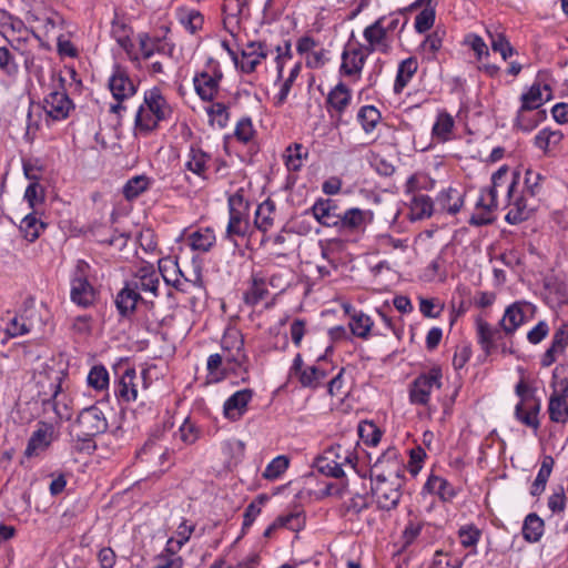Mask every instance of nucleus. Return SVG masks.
Listing matches in <instances>:
<instances>
[{"label": "nucleus", "mask_w": 568, "mask_h": 568, "mask_svg": "<svg viewBox=\"0 0 568 568\" xmlns=\"http://www.w3.org/2000/svg\"><path fill=\"white\" fill-rule=\"evenodd\" d=\"M110 400V393H104L102 399H99L95 405L83 408L74 426V430L79 432V436L95 437L103 434L108 429V418L103 410Z\"/></svg>", "instance_id": "1"}, {"label": "nucleus", "mask_w": 568, "mask_h": 568, "mask_svg": "<svg viewBox=\"0 0 568 568\" xmlns=\"http://www.w3.org/2000/svg\"><path fill=\"white\" fill-rule=\"evenodd\" d=\"M518 180L519 173L516 171L509 172V169L506 165L499 166V186L504 184L506 185L508 205L510 206L505 216V220L509 224H517L529 216V211L517 192Z\"/></svg>", "instance_id": "2"}, {"label": "nucleus", "mask_w": 568, "mask_h": 568, "mask_svg": "<svg viewBox=\"0 0 568 568\" xmlns=\"http://www.w3.org/2000/svg\"><path fill=\"white\" fill-rule=\"evenodd\" d=\"M371 493L382 510L395 509L402 497L400 480L390 481L385 470L376 471L371 479Z\"/></svg>", "instance_id": "3"}, {"label": "nucleus", "mask_w": 568, "mask_h": 568, "mask_svg": "<svg viewBox=\"0 0 568 568\" xmlns=\"http://www.w3.org/2000/svg\"><path fill=\"white\" fill-rule=\"evenodd\" d=\"M88 263L79 261L71 280V301L81 307H89L95 301V290L88 280Z\"/></svg>", "instance_id": "4"}, {"label": "nucleus", "mask_w": 568, "mask_h": 568, "mask_svg": "<svg viewBox=\"0 0 568 568\" xmlns=\"http://www.w3.org/2000/svg\"><path fill=\"white\" fill-rule=\"evenodd\" d=\"M520 398L515 406L516 419L528 428L537 432L540 427L539 413L540 399L534 393H517Z\"/></svg>", "instance_id": "5"}, {"label": "nucleus", "mask_w": 568, "mask_h": 568, "mask_svg": "<svg viewBox=\"0 0 568 568\" xmlns=\"http://www.w3.org/2000/svg\"><path fill=\"white\" fill-rule=\"evenodd\" d=\"M490 180L491 186L487 192H483L476 202L475 211L469 220L473 225H485L495 220L497 171L491 173Z\"/></svg>", "instance_id": "6"}, {"label": "nucleus", "mask_w": 568, "mask_h": 568, "mask_svg": "<svg viewBox=\"0 0 568 568\" xmlns=\"http://www.w3.org/2000/svg\"><path fill=\"white\" fill-rule=\"evenodd\" d=\"M381 470L386 471V476H389L390 481L400 480V487L403 486L405 478V466L398 462V452L396 448H387L376 459L369 469V478L373 479L374 474Z\"/></svg>", "instance_id": "7"}, {"label": "nucleus", "mask_w": 568, "mask_h": 568, "mask_svg": "<svg viewBox=\"0 0 568 568\" xmlns=\"http://www.w3.org/2000/svg\"><path fill=\"white\" fill-rule=\"evenodd\" d=\"M115 306L122 317L131 316L139 304L152 308L154 303L144 295H139L132 285L126 281L124 286L118 292L115 296Z\"/></svg>", "instance_id": "8"}, {"label": "nucleus", "mask_w": 568, "mask_h": 568, "mask_svg": "<svg viewBox=\"0 0 568 568\" xmlns=\"http://www.w3.org/2000/svg\"><path fill=\"white\" fill-rule=\"evenodd\" d=\"M499 57L504 65L499 63V73L513 81L523 70V57L515 50L505 37L499 34Z\"/></svg>", "instance_id": "9"}, {"label": "nucleus", "mask_w": 568, "mask_h": 568, "mask_svg": "<svg viewBox=\"0 0 568 568\" xmlns=\"http://www.w3.org/2000/svg\"><path fill=\"white\" fill-rule=\"evenodd\" d=\"M534 311L535 307L530 303L515 302L505 310L504 316L499 321V326L506 333H513L532 317Z\"/></svg>", "instance_id": "10"}, {"label": "nucleus", "mask_w": 568, "mask_h": 568, "mask_svg": "<svg viewBox=\"0 0 568 568\" xmlns=\"http://www.w3.org/2000/svg\"><path fill=\"white\" fill-rule=\"evenodd\" d=\"M223 78L222 71L216 67L213 73L202 71L193 79L194 89L202 101H213L220 89V81Z\"/></svg>", "instance_id": "11"}, {"label": "nucleus", "mask_w": 568, "mask_h": 568, "mask_svg": "<svg viewBox=\"0 0 568 568\" xmlns=\"http://www.w3.org/2000/svg\"><path fill=\"white\" fill-rule=\"evenodd\" d=\"M74 108L65 91H52L44 99L43 109L55 121L64 120Z\"/></svg>", "instance_id": "12"}, {"label": "nucleus", "mask_w": 568, "mask_h": 568, "mask_svg": "<svg viewBox=\"0 0 568 568\" xmlns=\"http://www.w3.org/2000/svg\"><path fill=\"white\" fill-rule=\"evenodd\" d=\"M54 426L50 423L40 422L38 428L32 433L28 440L24 455L27 457L37 456L45 450L54 439Z\"/></svg>", "instance_id": "13"}, {"label": "nucleus", "mask_w": 568, "mask_h": 568, "mask_svg": "<svg viewBox=\"0 0 568 568\" xmlns=\"http://www.w3.org/2000/svg\"><path fill=\"white\" fill-rule=\"evenodd\" d=\"M109 88L113 98L119 102H123L124 100L133 97L138 90L126 71L119 65H115L114 71L109 79Z\"/></svg>", "instance_id": "14"}, {"label": "nucleus", "mask_w": 568, "mask_h": 568, "mask_svg": "<svg viewBox=\"0 0 568 568\" xmlns=\"http://www.w3.org/2000/svg\"><path fill=\"white\" fill-rule=\"evenodd\" d=\"M139 295H159L160 276L153 268L142 267L128 281Z\"/></svg>", "instance_id": "15"}, {"label": "nucleus", "mask_w": 568, "mask_h": 568, "mask_svg": "<svg viewBox=\"0 0 568 568\" xmlns=\"http://www.w3.org/2000/svg\"><path fill=\"white\" fill-rule=\"evenodd\" d=\"M568 347V324L561 323L554 332L551 344L542 354L541 365L548 367L564 356Z\"/></svg>", "instance_id": "16"}, {"label": "nucleus", "mask_w": 568, "mask_h": 568, "mask_svg": "<svg viewBox=\"0 0 568 568\" xmlns=\"http://www.w3.org/2000/svg\"><path fill=\"white\" fill-rule=\"evenodd\" d=\"M552 90L549 84L536 81L521 94L520 111L536 110L551 100Z\"/></svg>", "instance_id": "17"}, {"label": "nucleus", "mask_w": 568, "mask_h": 568, "mask_svg": "<svg viewBox=\"0 0 568 568\" xmlns=\"http://www.w3.org/2000/svg\"><path fill=\"white\" fill-rule=\"evenodd\" d=\"M326 366H329L326 362V355L318 356L315 365L306 366L304 371H301L297 376L301 385L308 388H318L323 386V382L328 374Z\"/></svg>", "instance_id": "18"}, {"label": "nucleus", "mask_w": 568, "mask_h": 568, "mask_svg": "<svg viewBox=\"0 0 568 568\" xmlns=\"http://www.w3.org/2000/svg\"><path fill=\"white\" fill-rule=\"evenodd\" d=\"M367 55V51H365L362 45L352 49H344L342 53L341 73L348 77L359 74L363 70Z\"/></svg>", "instance_id": "19"}, {"label": "nucleus", "mask_w": 568, "mask_h": 568, "mask_svg": "<svg viewBox=\"0 0 568 568\" xmlns=\"http://www.w3.org/2000/svg\"><path fill=\"white\" fill-rule=\"evenodd\" d=\"M316 221L324 226H338L341 214L336 212L337 205L329 199H320L312 206Z\"/></svg>", "instance_id": "20"}, {"label": "nucleus", "mask_w": 568, "mask_h": 568, "mask_svg": "<svg viewBox=\"0 0 568 568\" xmlns=\"http://www.w3.org/2000/svg\"><path fill=\"white\" fill-rule=\"evenodd\" d=\"M352 101L351 90L343 83L339 82L327 95L326 103L328 111L332 109L337 113L336 125L342 120V113L346 110Z\"/></svg>", "instance_id": "21"}, {"label": "nucleus", "mask_w": 568, "mask_h": 568, "mask_svg": "<svg viewBox=\"0 0 568 568\" xmlns=\"http://www.w3.org/2000/svg\"><path fill=\"white\" fill-rule=\"evenodd\" d=\"M144 103L158 121L166 120L172 113L170 105L159 88H153L145 92Z\"/></svg>", "instance_id": "22"}, {"label": "nucleus", "mask_w": 568, "mask_h": 568, "mask_svg": "<svg viewBox=\"0 0 568 568\" xmlns=\"http://www.w3.org/2000/svg\"><path fill=\"white\" fill-rule=\"evenodd\" d=\"M253 393H233L223 406L224 416L233 422L239 420L247 410Z\"/></svg>", "instance_id": "23"}, {"label": "nucleus", "mask_w": 568, "mask_h": 568, "mask_svg": "<svg viewBox=\"0 0 568 568\" xmlns=\"http://www.w3.org/2000/svg\"><path fill=\"white\" fill-rule=\"evenodd\" d=\"M549 419L557 424L568 422V393H551L548 402Z\"/></svg>", "instance_id": "24"}, {"label": "nucleus", "mask_w": 568, "mask_h": 568, "mask_svg": "<svg viewBox=\"0 0 568 568\" xmlns=\"http://www.w3.org/2000/svg\"><path fill=\"white\" fill-rule=\"evenodd\" d=\"M423 489L429 494L437 495L443 501H450L456 496L453 485L445 478L436 475L428 477Z\"/></svg>", "instance_id": "25"}, {"label": "nucleus", "mask_w": 568, "mask_h": 568, "mask_svg": "<svg viewBox=\"0 0 568 568\" xmlns=\"http://www.w3.org/2000/svg\"><path fill=\"white\" fill-rule=\"evenodd\" d=\"M175 16L180 24L191 34L203 28L204 18L200 11L186 7L176 8Z\"/></svg>", "instance_id": "26"}, {"label": "nucleus", "mask_w": 568, "mask_h": 568, "mask_svg": "<svg viewBox=\"0 0 568 568\" xmlns=\"http://www.w3.org/2000/svg\"><path fill=\"white\" fill-rule=\"evenodd\" d=\"M544 531V520L536 513L528 514L521 528L524 539L528 542H538L541 539Z\"/></svg>", "instance_id": "27"}, {"label": "nucleus", "mask_w": 568, "mask_h": 568, "mask_svg": "<svg viewBox=\"0 0 568 568\" xmlns=\"http://www.w3.org/2000/svg\"><path fill=\"white\" fill-rule=\"evenodd\" d=\"M442 369L439 367H433L417 376L412 383L409 390L439 389L442 387Z\"/></svg>", "instance_id": "28"}, {"label": "nucleus", "mask_w": 568, "mask_h": 568, "mask_svg": "<svg viewBox=\"0 0 568 568\" xmlns=\"http://www.w3.org/2000/svg\"><path fill=\"white\" fill-rule=\"evenodd\" d=\"M210 160V154L196 145H191L185 168L202 179H205V171L207 169L206 164Z\"/></svg>", "instance_id": "29"}, {"label": "nucleus", "mask_w": 568, "mask_h": 568, "mask_svg": "<svg viewBox=\"0 0 568 568\" xmlns=\"http://www.w3.org/2000/svg\"><path fill=\"white\" fill-rule=\"evenodd\" d=\"M417 68L418 62L414 57H409L399 63L394 83L395 93L398 94L404 90V88L408 84L413 75L416 73Z\"/></svg>", "instance_id": "30"}, {"label": "nucleus", "mask_w": 568, "mask_h": 568, "mask_svg": "<svg viewBox=\"0 0 568 568\" xmlns=\"http://www.w3.org/2000/svg\"><path fill=\"white\" fill-rule=\"evenodd\" d=\"M65 377L63 371L45 369L34 375L36 385L48 390H62V382Z\"/></svg>", "instance_id": "31"}, {"label": "nucleus", "mask_w": 568, "mask_h": 568, "mask_svg": "<svg viewBox=\"0 0 568 568\" xmlns=\"http://www.w3.org/2000/svg\"><path fill=\"white\" fill-rule=\"evenodd\" d=\"M250 229L248 221L245 216V212L236 211L230 212V219L226 227V237L229 240L235 241L236 236L244 237L246 236ZM236 244V242H234Z\"/></svg>", "instance_id": "32"}, {"label": "nucleus", "mask_w": 568, "mask_h": 568, "mask_svg": "<svg viewBox=\"0 0 568 568\" xmlns=\"http://www.w3.org/2000/svg\"><path fill=\"white\" fill-rule=\"evenodd\" d=\"M476 329L477 339L481 349L486 355H489L495 349V328L481 317H477Z\"/></svg>", "instance_id": "33"}, {"label": "nucleus", "mask_w": 568, "mask_h": 568, "mask_svg": "<svg viewBox=\"0 0 568 568\" xmlns=\"http://www.w3.org/2000/svg\"><path fill=\"white\" fill-rule=\"evenodd\" d=\"M436 204L443 211L449 214H456L463 205V196L458 190L449 187L439 193L436 199Z\"/></svg>", "instance_id": "34"}, {"label": "nucleus", "mask_w": 568, "mask_h": 568, "mask_svg": "<svg viewBox=\"0 0 568 568\" xmlns=\"http://www.w3.org/2000/svg\"><path fill=\"white\" fill-rule=\"evenodd\" d=\"M268 295L265 280L257 275L252 276L250 288L244 292L243 300L246 305L255 306Z\"/></svg>", "instance_id": "35"}, {"label": "nucleus", "mask_w": 568, "mask_h": 568, "mask_svg": "<svg viewBox=\"0 0 568 568\" xmlns=\"http://www.w3.org/2000/svg\"><path fill=\"white\" fill-rule=\"evenodd\" d=\"M384 20L385 17H381L364 30V38L369 43L368 47L364 48V50L367 51V54H371L374 51L375 44L379 43L386 38L387 29H385L383 26Z\"/></svg>", "instance_id": "36"}, {"label": "nucleus", "mask_w": 568, "mask_h": 568, "mask_svg": "<svg viewBox=\"0 0 568 568\" xmlns=\"http://www.w3.org/2000/svg\"><path fill=\"white\" fill-rule=\"evenodd\" d=\"M373 325V320L363 312L354 313L348 323L352 334L363 339L369 336Z\"/></svg>", "instance_id": "37"}, {"label": "nucleus", "mask_w": 568, "mask_h": 568, "mask_svg": "<svg viewBox=\"0 0 568 568\" xmlns=\"http://www.w3.org/2000/svg\"><path fill=\"white\" fill-rule=\"evenodd\" d=\"M358 436L367 446H376L382 438L383 432L372 420H362L357 427Z\"/></svg>", "instance_id": "38"}, {"label": "nucleus", "mask_w": 568, "mask_h": 568, "mask_svg": "<svg viewBox=\"0 0 568 568\" xmlns=\"http://www.w3.org/2000/svg\"><path fill=\"white\" fill-rule=\"evenodd\" d=\"M150 186V179L145 175H136L130 179L123 186V195L131 201L140 196Z\"/></svg>", "instance_id": "39"}, {"label": "nucleus", "mask_w": 568, "mask_h": 568, "mask_svg": "<svg viewBox=\"0 0 568 568\" xmlns=\"http://www.w3.org/2000/svg\"><path fill=\"white\" fill-rule=\"evenodd\" d=\"M562 140V133L558 130H550L545 128L540 130L535 136V145L542 150L548 151L555 146H557Z\"/></svg>", "instance_id": "40"}, {"label": "nucleus", "mask_w": 568, "mask_h": 568, "mask_svg": "<svg viewBox=\"0 0 568 568\" xmlns=\"http://www.w3.org/2000/svg\"><path fill=\"white\" fill-rule=\"evenodd\" d=\"M381 112L374 105H364L357 113V120L365 133H371L381 121Z\"/></svg>", "instance_id": "41"}, {"label": "nucleus", "mask_w": 568, "mask_h": 568, "mask_svg": "<svg viewBox=\"0 0 568 568\" xmlns=\"http://www.w3.org/2000/svg\"><path fill=\"white\" fill-rule=\"evenodd\" d=\"M45 227V223L38 220L34 213L27 214L21 221L20 230L24 234V239L34 242L40 236V231Z\"/></svg>", "instance_id": "42"}, {"label": "nucleus", "mask_w": 568, "mask_h": 568, "mask_svg": "<svg viewBox=\"0 0 568 568\" xmlns=\"http://www.w3.org/2000/svg\"><path fill=\"white\" fill-rule=\"evenodd\" d=\"M245 6L244 2H241L240 0H225L223 3V13H224V27L233 33V29H229V24L239 26V17L242 13L243 7Z\"/></svg>", "instance_id": "43"}, {"label": "nucleus", "mask_w": 568, "mask_h": 568, "mask_svg": "<svg viewBox=\"0 0 568 568\" xmlns=\"http://www.w3.org/2000/svg\"><path fill=\"white\" fill-rule=\"evenodd\" d=\"M215 243V234L211 229L196 231L190 235V244L193 250L207 252Z\"/></svg>", "instance_id": "44"}, {"label": "nucleus", "mask_w": 568, "mask_h": 568, "mask_svg": "<svg viewBox=\"0 0 568 568\" xmlns=\"http://www.w3.org/2000/svg\"><path fill=\"white\" fill-rule=\"evenodd\" d=\"M275 205L272 201L267 200L264 203L260 204L255 212V226L265 232L273 223V217L271 214L274 212Z\"/></svg>", "instance_id": "45"}, {"label": "nucleus", "mask_w": 568, "mask_h": 568, "mask_svg": "<svg viewBox=\"0 0 568 568\" xmlns=\"http://www.w3.org/2000/svg\"><path fill=\"white\" fill-rule=\"evenodd\" d=\"M434 210V202L428 195L417 194L412 200V212L416 219L429 217Z\"/></svg>", "instance_id": "46"}, {"label": "nucleus", "mask_w": 568, "mask_h": 568, "mask_svg": "<svg viewBox=\"0 0 568 568\" xmlns=\"http://www.w3.org/2000/svg\"><path fill=\"white\" fill-rule=\"evenodd\" d=\"M159 270L168 284H172L175 288H180L181 282L179 276H182V272L180 271L176 262L163 260L159 264Z\"/></svg>", "instance_id": "47"}, {"label": "nucleus", "mask_w": 568, "mask_h": 568, "mask_svg": "<svg viewBox=\"0 0 568 568\" xmlns=\"http://www.w3.org/2000/svg\"><path fill=\"white\" fill-rule=\"evenodd\" d=\"M288 466L290 459L284 455H280L267 464L263 471V478L267 480H275L288 468Z\"/></svg>", "instance_id": "48"}, {"label": "nucleus", "mask_w": 568, "mask_h": 568, "mask_svg": "<svg viewBox=\"0 0 568 568\" xmlns=\"http://www.w3.org/2000/svg\"><path fill=\"white\" fill-rule=\"evenodd\" d=\"M88 384L95 390H106L109 387V373L102 365H95L88 375Z\"/></svg>", "instance_id": "49"}, {"label": "nucleus", "mask_w": 568, "mask_h": 568, "mask_svg": "<svg viewBox=\"0 0 568 568\" xmlns=\"http://www.w3.org/2000/svg\"><path fill=\"white\" fill-rule=\"evenodd\" d=\"M156 118L149 111L148 108H144V105H140L136 115H135V128L144 133H150L153 131L158 123Z\"/></svg>", "instance_id": "50"}, {"label": "nucleus", "mask_w": 568, "mask_h": 568, "mask_svg": "<svg viewBox=\"0 0 568 568\" xmlns=\"http://www.w3.org/2000/svg\"><path fill=\"white\" fill-rule=\"evenodd\" d=\"M315 467L320 473L333 478H341L344 476L342 465L335 460H331L327 456L316 458Z\"/></svg>", "instance_id": "51"}, {"label": "nucleus", "mask_w": 568, "mask_h": 568, "mask_svg": "<svg viewBox=\"0 0 568 568\" xmlns=\"http://www.w3.org/2000/svg\"><path fill=\"white\" fill-rule=\"evenodd\" d=\"M364 212L362 210L355 207L349 209L341 215L338 227L355 230L364 224Z\"/></svg>", "instance_id": "52"}, {"label": "nucleus", "mask_w": 568, "mask_h": 568, "mask_svg": "<svg viewBox=\"0 0 568 568\" xmlns=\"http://www.w3.org/2000/svg\"><path fill=\"white\" fill-rule=\"evenodd\" d=\"M206 112L210 116V121H216L217 125L223 129L227 125L230 113L229 106L222 102H214L211 106L206 109Z\"/></svg>", "instance_id": "53"}, {"label": "nucleus", "mask_w": 568, "mask_h": 568, "mask_svg": "<svg viewBox=\"0 0 568 568\" xmlns=\"http://www.w3.org/2000/svg\"><path fill=\"white\" fill-rule=\"evenodd\" d=\"M277 525L292 531H300L305 526V516L301 511L278 516Z\"/></svg>", "instance_id": "54"}, {"label": "nucleus", "mask_w": 568, "mask_h": 568, "mask_svg": "<svg viewBox=\"0 0 568 568\" xmlns=\"http://www.w3.org/2000/svg\"><path fill=\"white\" fill-rule=\"evenodd\" d=\"M436 18V8H424L415 18V30L424 33L432 29Z\"/></svg>", "instance_id": "55"}, {"label": "nucleus", "mask_w": 568, "mask_h": 568, "mask_svg": "<svg viewBox=\"0 0 568 568\" xmlns=\"http://www.w3.org/2000/svg\"><path fill=\"white\" fill-rule=\"evenodd\" d=\"M304 148L302 144L294 143L286 149V166L291 171H297L302 166L303 156L307 152H303Z\"/></svg>", "instance_id": "56"}, {"label": "nucleus", "mask_w": 568, "mask_h": 568, "mask_svg": "<svg viewBox=\"0 0 568 568\" xmlns=\"http://www.w3.org/2000/svg\"><path fill=\"white\" fill-rule=\"evenodd\" d=\"M454 119L448 113H439L433 126V134L445 140L452 132Z\"/></svg>", "instance_id": "57"}, {"label": "nucleus", "mask_w": 568, "mask_h": 568, "mask_svg": "<svg viewBox=\"0 0 568 568\" xmlns=\"http://www.w3.org/2000/svg\"><path fill=\"white\" fill-rule=\"evenodd\" d=\"M244 341L239 331H227L222 338V348L224 351L233 352L236 354L243 349Z\"/></svg>", "instance_id": "58"}, {"label": "nucleus", "mask_w": 568, "mask_h": 568, "mask_svg": "<svg viewBox=\"0 0 568 568\" xmlns=\"http://www.w3.org/2000/svg\"><path fill=\"white\" fill-rule=\"evenodd\" d=\"M267 57V52H260L257 54L241 52V60H239L237 68L245 73L253 72L262 59Z\"/></svg>", "instance_id": "59"}, {"label": "nucleus", "mask_w": 568, "mask_h": 568, "mask_svg": "<svg viewBox=\"0 0 568 568\" xmlns=\"http://www.w3.org/2000/svg\"><path fill=\"white\" fill-rule=\"evenodd\" d=\"M0 70L7 75H14L19 70L13 54L6 47H0Z\"/></svg>", "instance_id": "60"}, {"label": "nucleus", "mask_w": 568, "mask_h": 568, "mask_svg": "<svg viewBox=\"0 0 568 568\" xmlns=\"http://www.w3.org/2000/svg\"><path fill=\"white\" fill-rule=\"evenodd\" d=\"M549 331L548 323L546 321H539L527 332V341L532 345H537L548 336Z\"/></svg>", "instance_id": "61"}, {"label": "nucleus", "mask_w": 568, "mask_h": 568, "mask_svg": "<svg viewBox=\"0 0 568 568\" xmlns=\"http://www.w3.org/2000/svg\"><path fill=\"white\" fill-rule=\"evenodd\" d=\"M464 44L468 45L475 52L478 60L488 55V47L479 36L473 33L467 34L464 39Z\"/></svg>", "instance_id": "62"}, {"label": "nucleus", "mask_w": 568, "mask_h": 568, "mask_svg": "<svg viewBox=\"0 0 568 568\" xmlns=\"http://www.w3.org/2000/svg\"><path fill=\"white\" fill-rule=\"evenodd\" d=\"M480 536V531L473 526L462 527L458 531L460 545L465 548L474 547Z\"/></svg>", "instance_id": "63"}, {"label": "nucleus", "mask_w": 568, "mask_h": 568, "mask_svg": "<svg viewBox=\"0 0 568 568\" xmlns=\"http://www.w3.org/2000/svg\"><path fill=\"white\" fill-rule=\"evenodd\" d=\"M254 130L250 118L241 119L235 128V136L241 142H248L253 136Z\"/></svg>", "instance_id": "64"}]
</instances>
